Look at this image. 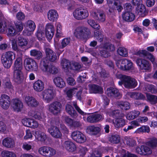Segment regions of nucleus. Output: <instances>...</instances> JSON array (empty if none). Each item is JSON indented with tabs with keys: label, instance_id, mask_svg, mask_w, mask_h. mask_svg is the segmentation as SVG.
Returning <instances> with one entry per match:
<instances>
[{
	"label": "nucleus",
	"instance_id": "obj_1",
	"mask_svg": "<svg viewBox=\"0 0 157 157\" xmlns=\"http://www.w3.org/2000/svg\"><path fill=\"white\" fill-rule=\"evenodd\" d=\"M120 85L123 84L124 86L128 88H133L135 87L137 85V82L134 78L130 76L123 75L122 76L121 81L118 82Z\"/></svg>",
	"mask_w": 157,
	"mask_h": 157
},
{
	"label": "nucleus",
	"instance_id": "obj_2",
	"mask_svg": "<svg viewBox=\"0 0 157 157\" xmlns=\"http://www.w3.org/2000/svg\"><path fill=\"white\" fill-rule=\"evenodd\" d=\"M15 57V54L12 51H8L3 54L1 57L2 63L4 67L7 68H9L11 66Z\"/></svg>",
	"mask_w": 157,
	"mask_h": 157
},
{
	"label": "nucleus",
	"instance_id": "obj_3",
	"mask_svg": "<svg viewBox=\"0 0 157 157\" xmlns=\"http://www.w3.org/2000/svg\"><path fill=\"white\" fill-rule=\"evenodd\" d=\"M100 54L101 56L106 58L110 56V52H113L115 50V48L113 44L109 43H105L101 45Z\"/></svg>",
	"mask_w": 157,
	"mask_h": 157
},
{
	"label": "nucleus",
	"instance_id": "obj_4",
	"mask_svg": "<svg viewBox=\"0 0 157 157\" xmlns=\"http://www.w3.org/2000/svg\"><path fill=\"white\" fill-rule=\"evenodd\" d=\"M43 99L47 103L52 101L55 96V90L53 87H49L41 93Z\"/></svg>",
	"mask_w": 157,
	"mask_h": 157
},
{
	"label": "nucleus",
	"instance_id": "obj_5",
	"mask_svg": "<svg viewBox=\"0 0 157 157\" xmlns=\"http://www.w3.org/2000/svg\"><path fill=\"white\" fill-rule=\"evenodd\" d=\"M116 64L119 68L122 70H129L133 69L132 63L130 60L126 59L117 61Z\"/></svg>",
	"mask_w": 157,
	"mask_h": 157
},
{
	"label": "nucleus",
	"instance_id": "obj_6",
	"mask_svg": "<svg viewBox=\"0 0 157 157\" xmlns=\"http://www.w3.org/2000/svg\"><path fill=\"white\" fill-rule=\"evenodd\" d=\"M88 10L85 8H79L76 9L73 12L74 17L78 20H82L86 18L89 16Z\"/></svg>",
	"mask_w": 157,
	"mask_h": 157
},
{
	"label": "nucleus",
	"instance_id": "obj_7",
	"mask_svg": "<svg viewBox=\"0 0 157 157\" xmlns=\"http://www.w3.org/2000/svg\"><path fill=\"white\" fill-rule=\"evenodd\" d=\"M49 111L54 115L60 113L62 110V105L61 103L58 101L52 102L48 105Z\"/></svg>",
	"mask_w": 157,
	"mask_h": 157
},
{
	"label": "nucleus",
	"instance_id": "obj_8",
	"mask_svg": "<svg viewBox=\"0 0 157 157\" xmlns=\"http://www.w3.org/2000/svg\"><path fill=\"white\" fill-rule=\"evenodd\" d=\"M24 64L25 69L28 71H36L38 65L35 61L32 58H28L25 59Z\"/></svg>",
	"mask_w": 157,
	"mask_h": 157
},
{
	"label": "nucleus",
	"instance_id": "obj_9",
	"mask_svg": "<svg viewBox=\"0 0 157 157\" xmlns=\"http://www.w3.org/2000/svg\"><path fill=\"white\" fill-rule=\"evenodd\" d=\"M88 30L87 29L84 27H78L75 30L74 35L75 37L78 39H85L89 34L87 32Z\"/></svg>",
	"mask_w": 157,
	"mask_h": 157
},
{
	"label": "nucleus",
	"instance_id": "obj_10",
	"mask_svg": "<svg viewBox=\"0 0 157 157\" xmlns=\"http://www.w3.org/2000/svg\"><path fill=\"white\" fill-rule=\"evenodd\" d=\"M107 4L109 8V11L112 12L117 10L118 12H121L123 7L118 0H107Z\"/></svg>",
	"mask_w": 157,
	"mask_h": 157
},
{
	"label": "nucleus",
	"instance_id": "obj_11",
	"mask_svg": "<svg viewBox=\"0 0 157 157\" xmlns=\"http://www.w3.org/2000/svg\"><path fill=\"white\" fill-rule=\"evenodd\" d=\"M42 70L44 72L52 74H56L58 72V69L55 66L49 65L48 63L44 60L42 63Z\"/></svg>",
	"mask_w": 157,
	"mask_h": 157
},
{
	"label": "nucleus",
	"instance_id": "obj_12",
	"mask_svg": "<svg viewBox=\"0 0 157 157\" xmlns=\"http://www.w3.org/2000/svg\"><path fill=\"white\" fill-rule=\"evenodd\" d=\"M136 62L139 68L145 71H148L151 68V63L146 59L138 58L136 59Z\"/></svg>",
	"mask_w": 157,
	"mask_h": 157
},
{
	"label": "nucleus",
	"instance_id": "obj_13",
	"mask_svg": "<svg viewBox=\"0 0 157 157\" xmlns=\"http://www.w3.org/2000/svg\"><path fill=\"white\" fill-rule=\"evenodd\" d=\"M10 98L8 96L2 94L0 97V106L3 109L7 110L10 106Z\"/></svg>",
	"mask_w": 157,
	"mask_h": 157
},
{
	"label": "nucleus",
	"instance_id": "obj_14",
	"mask_svg": "<svg viewBox=\"0 0 157 157\" xmlns=\"http://www.w3.org/2000/svg\"><path fill=\"white\" fill-rule=\"evenodd\" d=\"M71 136L72 138L78 143H83L86 140L85 136L78 131L73 132Z\"/></svg>",
	"mask_w": 157,
	"mask_h": 157
},
{
	"label": "nucleus",
	"instance_id": "obj_15",
	"mask_svg": "<svg viewBox=\"0 0 157 157\" xmlns=\"http://www.w3.org/2000/svg\"><path fill=\"white\" fill-rule=\"evenodd\" d=\"M12 107L14 111L19 112L23 109V104L18 98H14L12 100Z\"/></svg>",
	"mask_w": 157,
	"mask_h": 157
},
{
	"label": "nucleus",
	"instance_id": "obj_16",
	"mask_svg": "<svg viewBox=\"0 0 157 157\" xmlns=\"http://www.w3.org/2000/svg\"><path fill=\"white\" fill-rule=\"evenodd\" d=\"M93 17L99 22H104L106 19V16L104 12L98 10L96 12H93L91 13Z\"/></svg>",
	"mask_w": 157,
	"mask_h": 157
},
{
	"label": "nucleus",
	"instance_id": "obj_17",
	"mask_svg": "<svg viewBox=\"0 0 157 157\" xmlns=\"http://www.w3.org/2000/svg\"><path fill=\"white\" fill-rule=\"evenodd\" d=\"M36 27L35 24L33 21L31 20L28 21L26 22V29L23 31L24 34L27 36L31 35Z\"/></svg>",
	"mask_w": 157,
	"mask_h": 157
},
{
	"label": "nucleus",
	"instance_id": "obj_18",
	"mask_svg": "<svg viewBox=\"0 0 157 157\" xmlns=\"http://www.w3.org/2000/svg\"><path fill=\"white\" fill-rule=\"evenodd\" d=\"M48 131L51 135L54 138H59L62 136L59 129L56 126H51L48 128Z\"/></svg>",
	"mask_w": 157,
	"mask_h": 157
},
{
	"label": "nucleus",
	"instance_id": "obj_19",
	"mask_svg": "<svg viewBox=\"0 0 157 157\" xmlns=\"http://www.w3.org/2000/svg\"><path fill=\"white\" fill-rule=\"evenodd\" d=\"M45 35L48 39H52L54 33V28L53 25L51 24H47L45 26Z\"/></svg>",
	"mask_w": 157,
	"mask_h": 157
},
{
	"label": "nucleus",
	"instance_id": "obj_20",
	"mask_svg": "<svg viewBox=\"0 0 157 157\" xmlns=\"http://www.w3.org/2000/svg\"><path fill=\"white\" fill-rule=\"evenodd\" d=\"M24 99L28 106L31 107H36L39 104V102L34 98L26 96L24 97Z\"/></svg>",
	"mask_w": 157,
	"mask_h": 157
},
{
	"label": "nucleus",
	"instance_id": "obj_21",
	"mask_svg": "<svg viewBox=\"0 0 157 157\" xmlns=\"http://www.w3.org/2000/svg\"><path fill=\"white\" fill-rule=\"evenodd\" d=\"M136 152L141 155H148L151 154L152 151L150 148L145 145H142L136 148Z\"/></svg>",
	"mask_w": 157,
	"mask_h": 157
},
{
	"label": "nucleus",
	"instance_id": "obj_22",
	"mask_svg": "<svg viewBox=\"0 0 157 157\" xmlns=\"http://www.w3.org/2000/svg\"><path fill=\"white\" fill-rule=\"evenodd\" d=\"M63 147L67 151L71 152L75 151L76 149L75 144L69 140L65 141L63 144Z\"/></svg>",
	"mask_w": 157,
	"mask_h": 157
},
{
	"label": "nucleus",
	"instance_id": "obj_23",
	"mask_svg": "<svg viewBox=\"0 0 157 157\" xmlns=\"http://www.w3.org/2000/svg\"><path fill=\"white\" fill-rule=\"evenodd\" d=\"M45 52L46 60L54 62L57 59L56 54L52 50L49 48H47L46 49Z\"/></svg>",
	"mask_w": 157,
	"mask_h": 157
},
{
	"label": "nucleus",
	"instance_id": "obj_24",
	"mask_svg": "<svg viewBox=\"0 0 157 157\" xmlns=\"http://www.w3.org/2000/svg\"><path fill=\"white\" fill-rule=\"evenodd\" d=\"M135 54L140 56L142 55L145 56L146 58L150 60L151 63L155 60V58L154 56L145 50H140L135 53Z\"/></svg>",
	"mask_w": 157,
	"mask_h": 157
},
{
	"label": "nucleus",
	"instance_id": "obj_25",
	"mask_svg": "<svg viewBox=\"0 0 157 157\" xmlns=\"http://www.w3.org/2000/svg\"><path fill=\"white\" fill-rule=\"evenodd\" d=\"M33 87L35 91L38 92L41 91L44 88V82L40 80H38L33 83Z\"/></svg>",
	"mask_w": 157,
	"mask_h": 157
},
{
	"label": "nucleus",
	"instance_id": "obj_26",
	"mask_svg": "<svg viewBox=\"0 0 157 157\" xmlns=\"http://www.w3.org/2000/svg\"><path fill=\"white\" fill-rule=\"evenodd\" d=\"M103 119L102 115L95 114L90 115L87 118V121L90 123H96L101 121Z\"/></svg>",
	"mask_w": 157,
	"mask_h": 157
},
{
	"label": "nucleus",
	"instance_id": "obj_27",
	"mask_svg": "<svg viewBox=\"0 0 157 157\" xmlns=\"http://www.w3.org/2000/svg\"><path fill=\"white\" fill-rule=\"evenodd\" d=\"M13 76L15 81L18 83H21L23 79V75L21 70H13Z\"/></svg>",
	"mask_w": 157,
	"mask_h": 157
},
{
	"label": "nucleus",
	"instance_id": "obj_28",
	"mask_svg": "<svg viewBox=\"0 0 157 157\" xmlns=\"http://www.w3.org/2000/svg\"><path fill=\"white\" fill-rule=\"evenodd\" d=\"M35 137L38 141L44 142L47 140V137L46 135L41 131H36L35 132Z\"/></svg>",
	"mask_w": 157,
	"mask_h": 157
},
{
	"label": "nucleus",
	"instance_id": "obj_29",
	"mask_svg": "<svg viewBox=\"0 0 157 157\" xmlns=\"http://www.w3.org/2000/svg\"><path fill=\"white\" fill-rule=\"evenodd\" d=\"M89 91L90 93L102 94L103 92V89L101 86L93 84L89 86Z\"/></svg>",
	"mask_w": 157,
	"mask_h": 157
},
{
	"label": "nucleus",
	"instance_id": "obj_30",
	"mask_svg": "<svg viewBox=\"0 0 157 157\" xmlns=\"http://www.w3.org/2000/svg\"><path fill=\"white\" fill-rule=\"evenodd\" d=\"M48 17L51 21L54 22L57 20L58 17L57 11L54 10H50L48 13Z\"/></svg>",
	"mask_w": 157,
	"mask_h": 157
},
{
	"label": "nucleus",
	"instance_id": "obj_31",
	"mask_svg": "<svg viewBox=\"0 0 157 157\" xmlns=\"http://www.w3.org/2000/svg\"><path fill=\"white\" fill-rule=\"evenodd\" d=\"M2 144L6 147L11 148L14 146L15 143L12 138L10 137H6L3 140Z\"/></svg>",
	"mask_w": 157,
	"mask_h": 157
},
{
	"label": "nucleus",
	"instance_id": "obj_32",
	"mask_svg": "<svg viewBox=\"0 0 157 157\" xmlns=\"http://www.w3.org/2000/svg\"><path fill=\"white\" fill-rule=\"evenodd\" d=\"M30 116L40 121H44L46 116L43 113L39 112H35L34 111H31L29 113Z\"/></svg>",
	"mask_w": 157,
	"mask_h": 157
},
{
	"label": "nucleus",
	"instance_id": "obj_33",
	"mask_svg": "<svg viewBox=\"0 0 157 157\" xmlns=\"http://www.w3.org/2000/svg\"><path fill=\"white\" fill-rule=\"evenodd\" d=\"M146 8L143 4L139 5L136 8V13L141 17H144L145 15Z\"/></svg>",
	"mask_w": 157,
	"mask_h": 157
},
{
	"label": "nucleus",
	"instance_id": "obj_34",
	"mask_svg": "<svg viewBox=\"0 0 157 157\" xmlns=\"http://www.w3.org/2000/svg\"><path fill=\"white\" fill-rule=\"evenodd\" d=\"M122 17L126 21H131L135 19V16L131 12L125 11L122 14Z\"/></svg>",
	"mask_w": 157,
	"mask_h": 157
},
{
	"label": "nucleus",
	"instance_id": "obj_35",
	"mask_svg": "<svg viewBox=\"0 0 157 157\" xmlns=\"http://www.w3.org/2000/svg\"><path fill=\"white\" fill-rule=\"evenodd\" d=\"M101 129L99 127L94 125L90 126L87 128L86 131L87 133L90 134L96 135L100 132Z\"/></svg>",
	"mask_w": 157,
	"mask_h": 157
},
{
	"label": "nucleus",
	"instance_id": "obj_36",
	"mask_svg": "<svg viewBox=\"0 0 157 157\" xmlns=\"http://www.w3.org/2000/svg\"><path fill=\"white\" fill-rule=\"evenodd\" d=\"M106 93L109 97H116L118 96L119 93L118 90L115 88H107Z\"/></svg>",
	"mask_w": 157,
	"mask_h": 157
},
{
	"label": "nucleus",
	"instance_id": "obj_37",
	"mask_svg": "<svg viewBox=\"0 0 157 157\" xmlns=\"http://www.w3.org/2000/svg\"><path fill=\"white\" fill-rule=\"evenodd\" d=\"M53 82L56 86L59 88H63L65 86V83L63 79L60 77H55Z\"/></svg>",
	"mask_w": 157,
	"mask_h": 157
},
{
	"label": "nucleus",
	"instance_id": "obj_38",
	"mask_svg": "<svg viewBox=\"0 0 157 157\" xmlns=\"http://www.w3.org/2000/svg\"><path fill=\"white\" fill-rule=\"evenodd\" d=\"M140 113L137 110H134L130 111L127 113L126 115V118L128 120H133L140 114Z\"/></svg>",
	"mask_w": 157,
	"mask_h": 157
},
{
	"label": "nucleus",
	"instance_id": "obj_39",
	"mask_svg": "<svg viewBox=\"0 0 157 157\" xmlns=\"http://www.w3.org/2000/svg\"><path fill=\"white\" fill-rule=\"evenodd\" d=\"M30 53L31 56L34 57L38 60L42 58L43 57V54L41 51L35 49L31 50Z\"/></svg>",
	"mask_w": 157,
	"mask_h": 157
},
{
	"label": "nucleus",
	"instance_id": "obj_40",
	"mask_svg": "<svg viewBox=\"0 0 157 157\" xmlns=\"http://www.w3.org/2000/svg\"><path fill=\"white\" fill-rule=\"evenodd\" d=\"M66 112L71 116L75 117L77 116V114L74 108L69 104H67L66 106Z\"/></svg>",
	"mask_w": 157,
	"mask_h": 157
},
{
	"label": "nucleus",
	"instance_id": "obj_41",
	"mask_svg": "<svg viewBox=\"0 0 157 157\" xmlns=\"http://www.w3.org/2000/svg\"><path fill=\"white\" fill-rule=\"evenodd\" d=\"M114 126L116 128H118L122 127L125 124V121L122 118H116L113 122Z\"/></svg>",
	"mask_w": 157,
	"mask_h": 157
},
{
	"label": "nucleus",
	"instance_id": "obj_42",
	"mask_svg": "<svg viewBox=\"0 0 157 157\" xmlns=\"http://www.w3.org/2000/svg\"><path fill=\"white\" fill-rule=\"evenodd\" d=\"M22 68V59L21 57L17 58L14 64L13 70H21Z\"/></svg>",
	"mask_w": 157,
	"mask_h": 157
},
{
	"label": "nucleus",
	"instance_id": "obj_43",
	"mask_svg": "<svg viewBox=\"0 0 157 157\" xmlns=\"http://www.w3.org/2000/svg\"><path fill=\"white\" fill-rule=\"evenodd\" d=\"M117 105L122 110H127L130 108V103L126 101H120L117 103Z\"/></svg>",
	"mask_w": 157,
	"mask_h": 157
},
{
	"label": "nucleus",
	"instance_id": "obj_44",
	"mask_svg": "<svg viewBox=\"0 0 157 157\" xmlns=\"http://www.w3.org/2000/svg\"><path fill=\"white\" fill-rule=\"evenodd\" d=\"M7 29V35L9 36H13L17 34V32L14 28L13 26L11 25H9L8 26V28H7L6 30Z\"/></svg>",
	"mask_w": 157,
	"mask_h": 157
},
{
	"label": "nucleus",
	"instance_id": "obj_45",
	"mask_svg": "<svg viewBox=\"0 0 157 157\" xmlns=\"http://www.w3.org/2000/svg\"><path fill=\"white\" fill-rule=\"evenodd\" d=\"M17 41L18 45L21 47L25 46L28 44L26 39L21 36L18 37Z\"/></svg>",
	"mask_w": 157,
	"mask_h": 157
},
{
	"label": "nucleus",
	"instance_id": "obj_46",
	"mask_svg": "<svg viewBox=\"0 0 157 157\" xmlns=\"http://www.w3.org/2000/svg\"><path fill=\"white\" fill-rule=\"evenodd\" d=\"M150 131V129L148 126L143 125L137 128L135 132L137 133H143L144 132L149 133Z\"/></svg>",
	"mask_w": 157,
	"mask_h": 157
},
{
	"label": "nucleus",
	"instance_id": "obj_47",
	"mask_svg": "<svg viewBox=\"0 0 157 157\" xmlns=\"http://www.w3.org/2000/svg\"><path fill=\"white\" fill-rule=\"evenodd\" d=\"M121 111L118 110H110L107 112V114L113 117H119L121 114Z\"/></svg>",
	"mask_w": 157,
	"mask_h": 157
},
{
	"label": "nucleus",
	"instance_id": "obj_48",
	"mask_svg": "<svg viewBox=\"0 0 157 157\" xmlns=\"http://www.w3.org/2000/svg\"><path fill=\"white\" fill-rule=\"evenodd\" d=\"M71 64V62L65 59H63L61 61V65L64 69H70Z\"/></svg>",
	"mask_w": 157,
	"mask_h": 157
},
{
	"label": "nucleus",
	"instance_id": "obj_49",
	"mask_svg": "<svg viewBox=\"0 0 157 157\" xmlns=\"http://www.w3.org/2000/svg\"><path fill=\"white\" fill-rule=\"evenodd\" d=\"M2 157H17L15 153L12 151L4 150L1 153Z\"/></svg>",
	"mask_w": 157,
	"mask_h": 157
},
{
	"label": "nucleus",
	"instance_id": "obj_50",
	"mask_svg": "<svg viewBox=\"0 0 157 157\" xmlns=\"http://www.w3.org/2000/svg\"><path fill=\"white\" fill-rule=\"evenodd\" d=\"M147 100L151 104H154L157 103V96L153 95L147 94Z\"/></svg>",
	"mask_w": 157,
	"mask_h": 157
},
{
	"label": "nucleus",
	"instance_id": "obj_51",
	"mask_svg": "<svg viewBox=\"0 0 157 157\" xmlns=\"http://www.w3.org/2000/svg\"><path fill=\"white\" fill-rule=\"evenodd\" d=\"M48 146H43L40 147L38 149V152L41 155L47 157Z\"/></svg>",
	"mask_w": 157,
	"mask_h": 157
},
{
	"label": "nucleus",
	"instance_id": "obj_52",
	"mask_svg": "<svg viewBox=\"0 0 157 157\" xmlns=\"http://www.w3.org/2000/svg\"><path fill=\"white\" fill-rule=\"evenodd\" d=\"M109 141L113 144H118L120 141V137L118 135H113L109 137Z\"/></svg>",
	"mask_w": 157,
	"mask_h": 157
},
{
	"label": "nucleus",
	"instance_id": "obj_53",
	"mask_svg": "<svg viewBox=\"0 0 157 157\" xmlns=\"http://www.w3.org/2000/svg\"><path fill=\"white\" fill-rule=\"evenodd\" d=\"M56 28V36L57 37H59L62 35V26L61 24L59 22H57L55 24Z\"/></svg>",
	"mask_w": 157,
	"mask_h": 157
},
{
	"label": "nucleus",
	"instance_id": "obj_54",
	"mask_svg": "<svg viewBox=\"0 0 157 157\" xmlns=\"http://www.w3.org/2000/svg\"><path fill=\"white\" fill-rule=\"evenodd\" d=\"M117 53L121 56L126 57L128 55V51L124 47H120L117 50Z\"/></svg>",
	"mask_w": 157,
	"mask_h": 157
},
{
	"label": "nucleus",
	"instance_id": "obj_55",
	"mask_svg": "<svg viewBox=\"0 0 157 157\" xmlns=\"http://www.w3.org/2000/svg\"><path fill=\"white\" fill-rule=\"evenodd\" d=\"M32 142L29 141L28 142H25L23 143L22 147L25 151H29L32 149Z\"/></svg>",
	"mask_w": 157,
	"mask_h": 157
},
{
	"label": "nucleus",
	"instance_id": "obj_56",
	"mask_svg": "<svg viewBox=\"0 0 157 157\" xmlns=\"http://www.w3.org/2000/svg\"><path fill=\"white\" fill-rule=\"evenodd\" d=\"M146 90L148 92L152 93H156L157 92V88L154 86L152 84L147 85L146 87Z\"/></svg>",
	"mask_w": 157,
	"mask_h": 157
},
{
	"label": "nucleus",
	"instance_id": "obj_57",
	"mask_svg": "<svg viewBox=\"0 0 157 157\" xmlns=\"http://www.w3.org/2000/svg\"><path fill=\"white\" fill-rule=\"evenodd\" d=\"M94 37L99 42L103 41L104 36L101 33L98 31H95L94 32Z\"/></svg>",
	"mask_w": 157,
	"mask_h": 157
},
{
	"label": "nucleus",
	"instance_id": "obj_58",
	"mask_svg": "<svg viewBox=\"0 0 157 157\" xmlns=\"http://www.w3.org/2000/svg\"><path fill=\"white\" fill-rule=\"evenodd\" d=\"M71 40V38L69 37L65 38L63 39L61 42L60 48H63L69 45L70 44Z\"/></svg>",
	"mask_w": 157,
	"mask_h": 157
},
{
	"label": "nucleus",
	"instance_id": "obj_59",
	"mask_svg": "<svg viewBox=\"0 0 157 157\" xmlns=\"http://www.w3.org/2000/svg\"><path fill=\"white\" fill-rule=\"evenodd\" d=\"M87 22L93 28L99 29L100 28V26L98 24L96 23L95 21L93 19H90L88 20Z\"/></svg>",
	"mask_w": 157,
	"mask_h": 157
},
{
	"label": "nucleus",
	"instance_id": "obj_60",
	"mask_svg": "<svg viewBox=\"0 0 157 157\" xmlns=\"http://www.w3.org/2000/svg\"><path fill=\"white\" fill-rule=\"evenodd\" d=\"M61 2L65 6H68V9H71L74 4V2L70 0H61Z\"/></svg>",
	"mask_w": 157,
	"mask_h": 157
},
{
	"label": "nucleus",
	"instance_id": "obj_61",
	"mask_svg": "<svg viewBox=\"0 0 157 157\" xmlns=\"http://www.w3.org/2000/svg\"><path fill=\"white\" fill-rule=\"evenodd\" d=\"M147 144L154 148L157 147V139L153 138L147 142Z\"/></svg>",
	"mask_w": 157,
	"mask_h": 157
},
{
	"label": "nucleus",
	"instance_id": "obj_62",
	"mask_svg": "<svg viewBox=\"0 0 157 157\" xmlns=\"http://www.w3.org/2000/svg\"><path fill=\"white\" fill-rule=\"evenodd\" d=\"M82 67V65L77 62L73 63H71V69L74 70H78Z\"/></svg>",
	"mask_w": 157,
	"mask_h": 157
},
{
	"label": "nucleus",
	"instance_id": "obj_63",
	"mask_svg": "<svg viewBox=\"0 0 157 157\" xmlns=\"http://www.w3.org/2000/svg\"><path fill=\"white\" fill-rule=\"evenodd\" d=\"M6 23L4 21L0 20V33H3L7 29Z\"/></svg>",
	"mask_w": 157,
	"mask_h": 157
},
{
	"label": "nucleus",
	"instance_id": "obj_64",
	"mask_svg": "<svg viewBox=\"0 0 157 157\" xmlns=\"http://www.w3.org/2000/svg\"><path fill=\"white\" fill-rule=\"evenodd\" d=\"M11 43L12 49L14 51H19V48L17 46V40L13 39L11 40Z\"/></svg>",
	"mask_w": 157,
	"mask_h": 157
}]
</instances>
